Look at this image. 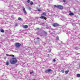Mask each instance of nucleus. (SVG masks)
<instances>
[{
    "mask_svg": "<svg viewBox=\"0 0 80 80\" xmlns=\"http://www.w3.org/2000/svg\"><path fill=\"white\" fill-rule=\"evenodd\" d=\"M10 62L11 64H15L17 63V59L16 58L12 59Z\"/></svg>",
    "mask_w": 80,
    "mask_h": 80,
    "instance_id": "1",
    "label": "nucleus"
},
{
    "mask_svg": "<svg viewBox=\"0 0 80 80\" xmlns=\"http://www.w3.org/2000/svg\"><path fill=\"white\" fill-rule=\"evenodd\" d=\"M56 39L57 40H59V38L58 37H56Z\"/></svg>",
    "mask_w": 80,
    "mask_h": 80,
    "instance_id": "18",
    "label": "nucleus"
},
{
    "mask_svg": "<svg viewBox=\"0 0 80 80\" xmlns=\"http://www.w3.org/2000/svg\"><path fill=\"white\" fill-rule=\"evenodd\" d=\"M75 27H76V26H75Z\"/></svg>",
    "mask_w": 80,
    "mask_h": 80,
    "instance_id": "34",
    "label": "nucleus"
},
{
    "mask_svg": "<svg viewBox=\"0 0 80 80\" xmlns=\"http://www.w3.org/2000/svg\"><path fill=\"white\" fill-rule=\"evenodd\" d=\"M22 10L23 11V12H24V13L25 15H26L27 14V12L26 11V10H25V8L23 7L22 8Z\"/></svg>",
    "mask_w": 80,
    "mask_h": 80,
    "instance_id": "3",
    "label": "nucleus"
},
{
    "mask_svg": "<svg viewBox=\"0 0 80 80\" xmlns=\"http://www.w3.org/2000/svg\"><path fill=\"white\" fill-rule=\"evenodd\" d=\"M38 12L41 11V9H38Z\"/></svg>",
    "mask_w": 80,
    "mask_h": 80,
    "instance_id": "23",
    "label": "nucleus"
},
{
    "mask_svg": "<svg viewBox=\"0 0 80 80\" xmlns=\"http://www.w3.org/2000/svg\"><path fill=\"white\" fill-rule=\"evenodd\" d=\"M30 0H28L27 1V2L28 3H30Z\"/></svg>",
    "mask_w": 80,
    "mask_h": 80,
    "instance_id": "22",
    "label": "nucleus"
},
{
    "mask_svg": "<svg viewBox=\"0 0 80 80\" xmlns=\"http://www.w3.org/2000/svg\"><path fill=\"white\" fill-rule=\"evenodd\" d=\"M40 18H42V19H45V20H47V18H46V17L44 16H41L40 17Z\"/></svg>",
    "mask_w": 80,
    "mask_h": 80,
    "instance_id": "6",
    "label": "nucleus"
},
{
    "mask_svg": "<svg viewBox=\"0 0 80 80\" xmlns=\"http://www.w3.org/2000/svg\"><path fill=\"white\" fill-rule=\"evenodd\" d=\"M18 20H22V18H18Z\"/></svg>",
    "mask_w": 80,
    "mask_h": 80,
    "instance_id": "20",
    "label": "nucleus"
},
{
    "mask_svg": "<svg viewBox=\"0 0 80 80\" xmlns=\"http://www.w3.org/2000/svg\"><path fill=\"white\" fill-rule=\"evenodd\" d=\"M47 15V14L45 12H43L42 14V15H44V16H45Z\"/></svg>",
    "mask_w": 80,
    "mask_h": 80,
    "instance_id": "14",
    "label": "nucleus"
},
{
    "mask_svg": "<svg viewBox=\"0 0 80 80\" xmlns=\"http://www.w3.org/2000/svg\"><path fill=\"white\" fill-rule=\"evenodd\" d=\"M58 24H57V23H54L52 24V26L54 27H58Z\"/></svg>",
    "mask_w": 80,
    "mask_h": 80,
    "instance_id": "2",
    "label": "nucleus"
},
{
    "mask_svg": "<svg viewBox=\"0 0 80 80\" xmlns=\"http://www.w3.org/2000/svg\"><path fill=\"white\" fill-rule=\"evenodd\" d=\"M37 38V39H39V38Z\"/></svg>",
    "mask_w": 80,
    "mask_h": 80,
    "instance_id": "32",
    "label": "nucleus"
},
{
    "mask_svg": "<svg viewBox=\"0 0 80 80\" xmlns=\"http://www.w3.org/2000/svg\"><path fill=\"white\" fill-rule=\"evenodd\" d=\"M23 27L24 28H28V26L27 25H25L23 26Z\"/></svg>",
    "mask_w": 80,
    "mask_h": 80,
    "instance_id": "10",
    "label": "nucleus"
},
{
    "mask_svg": "<svg viewBox=\"0 0 80 80\" xmlns=\"http://www.w3.org/2000/svg\"><path fill=\"white\" fill-rule=\"evenodd\" d=\"M3 1L5 2V3H7V2H6V1L5 0H3Z\"/></svg>",
    "mask_w": 80,
    "mask_h": 80,
    "instance_id": "25",
    "label": "nucleus"
},
{
    "mask_svg": "<svg viewBox=\"0 0 80 80\" xmlns=\"http://www.w3.org/2000/svg\"><path fill=\"white\" fill-rule=\"evenodd\" d=\"M30 4H31V5H33V2L31 1V2H30Z\"/></svg>",
    "mask_w": 80,
    "mask_h": 80,
    "instance_id": "15",
    "label": "nucleus"
},
{
    "mask_svg": "<svg viewBox=\"0 0 80 80\" xmlns=\"http://www.w3.org/2000/svg\"><path fill=\"white\" fill-rule=\"evenodd\" d=\"M37 29H39V28H37Z\"/></svg>",
    "mask_w": 80,
    "mask_h": 80,
    "instance_id": "33",
    "label": "nucleus"
},
{
    "mask_svg": "<svg viewBox=\"0 0 80 80\" xmlns=\"http://www.w3.org/2000/svg\"><path fill=\"white\" fill-rule=\"evenodd\" d=\"M77 77H80V74H78L77 75Z\"/></svg>",
    "mask_w": 80,
    "mask_h": 80,
    "instance_id": "19",
    "label": "nucleus"
},
{
    "mask_svg": "<svg viewBox=\"0 0 80 80\" xmlns=\"http://www.w3.org/2000/svg\"><path fill=\"white\" fill-rule=\"evenodd\" d=\"M53 62H55V61H56V60H55V59H54L53 60Z\"/></svg>",
    "mask_w": 80,
    "mask_h": 80,
    "instance_id": "28",
    "label": "nucleus"
},
{
    "mask_svg": "<svg viewBox=\"0 0 80 80\" xmlns=\"http://www.w3.org/2000/svg\"><path fill=\"white\" fill-rule=\"evenodd\" d=\"M54 6L55 7H57H57L58 6H57L56 5H54Z\"/></svg>",
    "mask_w": 80,
    "mask_h": 80,
    "instance_id": "24",
    "label": "nucleus"
},
{
    "mask_svg": "<svg viewBox=\"0 0 80 80\" xmlns=\"http://www.w3.org/2000/svg\"><path fill=\"white\" fill-rule=\"evenodd\" d=\"M61 72H62V73H63L65 72V71H64L63 70H62L61 71Z\"/></svg>",
    "mask_w": 80,
    "mask_h": 80,
    "instance_id": "16",
    "label": "nucleus"
},
{
    "mask_svg": "<svg viewBox=\"0 0 80 80\" xmlns=\"http://www.w3.org/2000/svg\"><path fill=\"white\" fill-rule=\"evenodd\" d=\"M66 0H63V2H65Z\"/></svg>",
    "mask_w": 80,
    "mask_h": 80,
    "instance_id": "26",
    "label": "nucleus"
},
{
    "mask_svg": "<svg viewBox=\"0 0 80 80\" xmlns=\"http://www.w3.org/2000/svg\"><path fill=\"white\" fill-rule=\"evenodd\" d=\"M61 19L62 20V21H65V22H67V19H65V18H61Z\"/></svg>",
    "mask_w": 80,
    "mask_h": 80,
    "instance_id": "9",
    "label": "nucleus"
},
{
    "mask_svg": "<svg viewBox=\"0 0 80 80\" xmlns=\"http://www.w3.org/2000/svg\"><path fill=\"white\" fill-rule=\"evenodd\" d=\"M69 72V70H67L66 71H65V73L66 74H68V73Z\"/></svg>",
    "mask_w": 80,
    "mask_h": 80,
    "instance_id": "11",
    "label": "nucleus"
},
{
    "mask_svg": "<svg viewBox=\"0 0 80 80\" xmlns=\"http://www.w3.org/2000/svg\"><path fill=\"white\" fill-rule=\"evenodd\" d=\"M69 15H74V14L73 13H70L69 14Z\"/></svg>",
    "mask_w": 80,
    "mask_h": 80,
    "instance_id": "13",
    "label": "nucleus"
},
{
    "mask_svg": "<svg viewBox=\"0 0 80 80\" xmlns=\"http://www.w3.org/2000/svg\"><path fill=\"white\" fill-rule=\"evenodd\" d=\"M33 71H32V72H30V74H32V73H33Z\"/></svg>",
    "mask_w": 80,
    "mask_h": 80,
    "instance_id": "27",
    "label": "nucleus"
},
{
    "mask_svg": "<svg viewBox=\"0 0 80 80\" xmlns=\"http://www.w3.org/2000/svg\"><path fill=\"white\" fill-rule=\"evenodd\" d=\"M6 55H7V56H9V57H15V56L12 54L9 55L8 54H6Z\"/></svg>",
    "mask_w": 80,
    "mask_h": 80,
    "instance_id": "7",
    "label": "nucleus"
},
{
    "mask_svg": "<svg viewBox=\"0 0 80 80\" xmlns=\"http://www.w3.org/2000/svg\"><path fill=\"white\" fill-rule=\"evenodd\" d=\"M29 9L30 10H31V9H32V8H30V7H29Z\"/></svg>",
    "mask_w": 80,
    "mask_h": 80,
    "instance_id": "29",
    "label": "nucleus"
},
{
    "mask_svg": "<svg viewBox=\"0 0 80 80\" xmlns=\"http://www.w3.org/2000/svg\"><path fill=\"white\" fill-rule=\"evenodd\" d=\"M0 31L1 32H2V33H4V30H3V29H1Z\"/></svg>",
    "mask_w": 80,
    "mask_h": 80,
    "instance_id": "12",
    "label": "nucleus"
},
{
    "mask_svg": "<svg viewBox=\"0 0 80 80\" xmlns=\"http://www.w3.org/2000/svg\"><path fill=\"white\" fill-rule=\"evenodd\" d=\"M52 69H48L45 71V72H46V73H48L50 72H51V71H52Z\"/></svg>",
    "mask_w": 80,
    "mask_h": 80,
    "instance_id": "8",
    "label": "nucleus"
},
{
    "mask_svg": "<svg viewBox=\"0 0 80 80\" xmlns=\"http://www.w3.org/2000/svg\"><path fill=\"white\" fill-rule=\"evenodd\" d=\"M71 33V32H68V33Z\"/></svg>",
    "mask_w": 80,
    "mask_h": 80,
    "instance_id": "30",
    "label": "nucleus"
},
{
    "mask_svg": "<svg viewBox=\"0 0 80 80\" xmlns=\"http://www.w3.org/2000/svg\"><path fill=\"white\" fill-rule=\"evenodd\" d=\"M9 64V63H8V62H7L6 63V65H8V64Z\"/></svg>",
    "mask_w": 80,
    "mask_h": 80,
    "instance_id": "21",
    "label": "nucleus"
},
{
    "mask_svg": "<svg viewBox=\"0 0 80 80\" xmlns=\"http://www.w3.org/2000/svg\"><path fill=\"white\" fill-rule=\"evenodd\" d=\"M57 8H59L60 9H62L63 8V6H60V5H58V6Z\"/></svg>",
    "mask_w": 80,
    "mask_h": 80,
    "instance_id": "5",
    "label": "nucleus"
},
{
    "mask_svg": "<svg viewBox=\"0 0 80 80\" xmlns=\"http://www.w3.org/2000/svg\"><path fill=\"white\" fill-rule=\"evenodd\" d=\"M45 34H47V32H45Z\"/></svg>",
    "mask_w": 80,
    "mask_h": 80,
    "instance_id": "31",
    "label": "nucleus"
},
{
    "mask_svg": "<svg viewBox=\"0 0 80 80\" xmlns=\"http://www.w3.org/2000/svg\"><path fill=\"white\" fill-rule=\"evenodd\" d=\"M20 45H21V44L19 43H17L16 44V47H19Z\"/></svg>",
    "mask_w": 80,
    "mask_h": 80,
    "instance_id": "4",
    "label": "nucleus"
},
{
    "mask_svg": "<svg viewBox=\"0 0 80 80\" xmlns=\"http://www.w3.org/2000/svg\"><path fill=\"white\" fill-rule=\"evenodd\" d=\"M75 50H78V47H76L75 48Z\"/></svg>",
    "mask_w": 80,
    "mask_h": 80,
    "instance_id": "17",
    "label": "nucleus"
}]
</instances>
